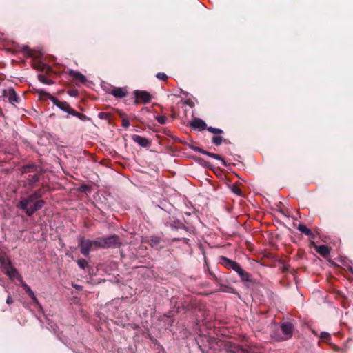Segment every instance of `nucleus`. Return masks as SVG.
I'll return each mask as SVG.
<instances>
[{
	"instance_id": "nucleus-40",
	"label": "nucleus",
	"mask_w": 353,
	"mask_h": 353,
	"mask_svg": "<svg viewBox=\"0 0 353 353\" xmlns=\"http://www.w3.org/2000/svg\"><path fill=\"white\" fill-rule=\"evenodd\" d=\"M177 224H178V225H174V223H171V224H170V226H171V227H172V228H173V227H174V228H185V225H184L183 223H179V222H178V223H177Z\"/></svg>"
},
{
	"instance_id": "nucleus-12",
	"label": "nucleus",
	"mask_w": 353,
	"mask_h": 353,
	"mask_svg": "<svg viewBox=\"0 0 353 353\" xmlns=\"http://www.w3.org/2000/svg\"><path fill=\"white\" fill-rule=\"evenodd\" d=\"M3 272L10 280L17 279L19 282H22V276L12 265L4 270Z\"/></svg>"
},
{
	"instance_id": "nucleus-28",
	"label": "nucleus",
	"mask_w": 353,
	"mask_h": 353,
	"mask_svg": "<svg viewBox=\"0 0 353 353\" xmlns=\"http://www.w3.org/2000/svg\"><path fill=\"white\" fill-rule=\"evenodd\" d=\"M98 117L101 119L108 120L110 123L111 114L110 112H101L98 114Z\"/></svg>"
},
{
	"instance_id": "nucleus-41",
	"label": "nucleus",
	"mask_w": 353,
	"mask_h": 353,
	"mask_svg": "<svg viewBox=\"0 0 353 353\" xmlns=\"http://www.w3.org/2000/svg\"><path fill=\"white\" fill-rule=\"evenodd\" d=\"M30 297L32 299V300L33 303H34L36 305H38V306H39V307L41 306V305H40V303H39V301H38V299L36 297V296H35V294H34V296H30Z\"/></svg>"
},
{
	"instance_id": "nucleus-26",
	"label": "nucleus",
	"mask_w": 353,
	"mask_h": 353,
	"mask_svg": "<svg viewBox=\"0 0 353 353\" xmlns=\"http://www.w3.org/2000/svg\"><path fill=\"white\" fill-rule=\"evenodd\" d=\"M36 171H37V168L34 164H29L23 167V173Z\"/></svg>"
},
{
	"instance_id": "nucleus-31",
	"label": "nucleus",
	"mask_w": 353,
	"mask_h": 353,
	"mask_svg": "<svg viewBox=\"0 0 353 353\" xmlns=\"http://www.w3.org/2000/svg\"><path fill=\"white\" fill-rule=\"evenodd\" d=\"M319 337L323 342H328L331 339L330 334L326 332H321Z\"/></svg>"
},
{
	"instance_id": "nucleus-45",
	"label": "nucleus",
	"mask_w": 353,
	"mask_h": 353,
	"mask_svg": "<svg viewBox=\"0 0 353 353\" xmlns=\"http://www.w3.org/2000/svg\"><path fill=\"white\" fill-rule=\"evenodd\" d=\"M12 303H13V299H12V296L9 295L6 299V303L10 305Z\"/></svg>"
},
{
	"instance_id": "nucleus-10",
	"label": "nucleus",
	"mask_w": 353,
	"mask_h": 353,
	"mask_svg": "<svg viewBox=\"0 0 353 353\" xmlns=\"http://www.w3.org/2000/svg\"><path fill=\"white\" fill-rule=\"evenodd\" d=\"M135 101L134 103L137 104L139 101L143 103H149L152 99V95L147 91L145 90H135L134 91Z\"/></svg>"
},
{
	"instance_id": "nucleus-24",
	"label": "nucleus",
	"mask_w": 353,
	"mask_h": 353,
	"mask_svg": "<svg viewBox=\"0 0 353 353\" xmlns=\"http://www.w3.org/2000/svg\"><path fill=\"white\" fill-rule=\"evenodd\" d=\"M38 79L40 82L44 84L52 85L54 83V81L47 79L46 77L43 74H39Z\"/></svg>"
},
{
	"instance_id": "nucleus-38",
	"label": "nucleus",
	"mask_w": 353,
	"mask_h": 353,
	"mask_svg": "<svg viewBox=\"0 0 353 353\" xmlns=\"http://www.w3.org/2000/svg\"><path fill=\"white\" fill-rule=\"evenodd\" d=\"M68 94L71 97H77L79 94V92L76 89L69 90L68 91Z\"/></svg>"
},
{
	"instance_id": "nucleus-36",
	"label": "nucleus",
	"mask_w": 353,
	"mask_h": 353,
	"mask_svg": "<svg viewBox=\"0 0 353 353\" xmlns=\"http://www.w3.org/2000/svg\"><path fill=\"white\" fill-rule=\"evenodd\" d=\"M190 148L194 150V152H199V153H201V154H205V152L206 150H204L203 149H202L201 148H199L198 146H195V145H192L190 147Z\"/></svg>"
},
{
	"instance_id": "nucleus-47",
	"label": "nucleus",
	"mask_w": 353,
	"mask_h": 353,
	"mask_svg": "<svg viewBox=\"0 0 353 353\" xmlns=\"http://www.w3.org/2000/svg\"><path fill=\"white\" fill-rule=\"evenodd\" d=\"M120 117H123L125 114L120 110H117Z\"/></svg>"
},
{
	"instance_id": "nucleus-44",
	"label": "nucleus",
	"mask_w": 353,
	"mask_h": 353,
	"mask_svg": "<svg viewBox=\"0 0 353 353\" xmlns=\"http://www.w3.org/2000/svg\"><path fill=\"white\" fill-rule=\"evenodd\" d=\"M332 346V348L334 351L336 352H341L342 351V349H341L340 347H339L338 346L334 345V344H330Z\"/></svg>"
},
{
	"instance_id": "nucleus-39",
	"label": "nucleus",
	"mask_w": 353,
	"mask_h": 353,
	"mask_svg": "<svg viewBox=\"0 0 353 353\" xmlns=\"http://www.w3.org/2000/svg\"><path fill=\"white\" fill-rule=\"evenodd\" d=\"M122 126L125 129L130 126V122L128 119L122 118Z\"/></svg>"
},
{
	"instance_id": "nucleus-1",
	"label": "nucleus",
	"mask_w": 353,
	"mask_h": 353,
	"mask_svg": "<svg viewBox=\"0 0 353 353\" xmlns=\"http://www.w3.org/2000/svg\"><path fill=\"white\" fill-rule=\"evenodd\" d=\"M35 92L37 94H39L41 97H47L54 105L60 108L61 110L68 112L70 114H71L72 111L74 110V109L70 107V104L68 102L59 101L56 97L51 95L50 93L46 92L44 90L37 89L35 90Z\"/></svg>"
},
{
	"instance_id": "nucleus-43",
	"label": "nucleus",
	"mask_w": 353,
	"mask_h": 353,
	"mask_svg": "<svg viewBox=\"0 0 353 353\" xmlns=\"http://www.w3.org/2000/svg\"><path fill=\"white\" fill-rule=\"evenodd\" d=\"M220 286H221V290L220 291L221 292H227V290L229 289L230 288L227 285H222L221 283L219 284Z\"/></svg>"
},
{
	"instance_id": "nucleus-32",
	"label": "nucleus",
	"mask_w": 353,
	"mask_h": 353,
	"mask_svg": "<svg viewBox=\"0 0 353 353\" xmlns=\"http://www.w3.org/2000/svg\"><path fill=\"white\" fill-rule=\"evenodd\" d=\"M77 264L79 267L81 269H85V268H88V261L85 259H80L77 260Z\"/></svg>"
},
{
	"instance_id": "nucleus-2",
	"label": "nucleus",
	"mask_w": 353,
	"mask_h": 353,
	"mask_svg": "<svg viewBox=\"0 0 353 353\" xmlns=\"http://www.w3.org/2000/svg\"><path fill=\"white\" fill-rule=\"evenodd\" d=\"M0 99L8 100V101L14 106H16V104L19 103L21 101L20 97L12 87L1 89L0 90Z\"/></svg>"
},
{
	"instance_id": "nucleus-35",
	"label": "nucleus",
	"mask_w": 353,
	"mask_h": 353,
	"mask_svg": "<svg viewBox=\"0 0 353 353\" xmlns=\"http://www.w3.org/2000/svg\"><path fill=\"white\" fill-rule=\"evenodd\" d=\"M157 121L161 125L165 124L167 121V117L165 116H157L156 117Z\"/></svg>"
},
{
	"instance_id": "nucleus-42",
	"label": "nucleus",
	"mask_w": 353,
	"mask_h": 353,
	"mask_svg": "<svg viewBox=\"0 0 353 353\" xmlns=\"http://www.w3.org/2000/svg\"><path fill=\"white\" fill-rule=\"evenodd\" d=\"M210 274L212 276L214 282L216 283L217 284H220V279L216 277V275L212 272H210Z\"/></svg>"
},
{
	"instance_id": "nucleus-19",
	"label": "nucleus",
	"mask_w": 353,
	"mask_h": 353,
	"mask_svg": "<svg viewBox=\"0 0 353 353\" xmlns=\"http://www.w3.org/2000/svg\"><path fill=\"white\" fill-rule=\"evenodd\" d=\"M1 267L4 270L12 265L10 260L6 255H0Z\"/></svg>"
},
{
	"instance_id": "nucleus-13",
	"label": "nucleus",
	"mask_w": 353,
	"mask_h": 353,
	"mask_svg": "<svg viewBox=\"0 0 353 353\" xmlns=\"http://www.w3.org/2000/svg\"><path fill=\"white\" fill-rule=\"evenodd\" d=\"M311 244L313 245L316 252L323 257L326 258L329 256L330 248L327 245H316L314 242H312Z\"/></svg>"
},
{
	"instance_id": "nucleus-7",
	"label": "nucleus",
	"mask_w": 353,
	"mask_h": 353,
	"mask_svg": "<svg viewBox=\"0 0 353 353\" xmlns=\"http://www.w3.org/2000/svg\"><path fill=\"white\" fill-rule=\"evenodd\" d=\"M102 240L103 249L110 248H118L121 244L120 242L119 237L116 234H113L106 237H102Z\"/></svg>"
},
{
	"instance_id": "nucleus-49",
	"label": "nucleus",
	"mask_w": 353,
	"mask_h": 353,
	"mask_svg": "<svg viewBox=\"0 0 353 353\" xmlns=\"http://www.w3.org/2000/svg\"><path fill=\"white\" fill-rule=\"evenodd\" d=\"M285 269L286 271H288V268L286 266H285Z\"/></svg>"
},
{
	"instance_id": "nucleus-5",
	"label": "nucleus",
	"mask_w": 353,
	"mask_h": 353,
	"mask_svg": "<svg viewBox=\"0 0 353 353\" xmlns=\"http://www.w3.org/2000/svg\"><path fill=\"white\" fill-rule=\"evenodd\" d=\"M78 244L81 248V253L88 256L90 254L93 246L92 240L85 239L84 236H80L78 239Z\"/></svg>"
},
{
	"instance_id": "nucleus-30",
	"label": "nucleus",
	"mask_w": 353,
	"mask_h": 353,
	"mask_svg": "<svg viewBox=\"0 0 353 353\" xmlns=\"http://www.w3.org/2000/svg\"><path fill=\"white\" fill-rule=\"evenodd\" d=\"M93 246L96 248H103L102 237L92 240Z\"/></svg>"
},
{
	"instance_id": "nucleus-16",
	"label": "nucleus",
	"mask_w": 353,
	"mask_h": 353,
	"mask_svg": "<svg viewBox=\"0 0 353 353\" xmlns=\"http://www.w3.org/2000/svg\"><path fill=\"white\" fill-rule=\"evenodd\" d=\"M110 93L117 98H123L128 95V91L124 88H114Z\"/></svg>"
},
{
	"instance_id": "nucleus-3",
	"label": "nucleus",
	"mask_w": 353,
	"mask_h": 353,
	"mask_svg": "<svg viewBox=\"0 0 353 353\" xmlns=\"http://www.w3.org/2000/svg\"><path fill=\"white\" fill-rule=\"evenodd\" d=\"M294 325L290 322H284L281 325V331L283 336L275 334L274 336L277 341H283L290 339L292 336Z\"/></svg>"
},
{
	"instance_id": "nucleus-4",
	"label": "nucleus",
	"mask_w": 353,
	"mask_h": 353,
	"mask_svg": "<svg viewBox=\"0 0 353 353\" xmlns=\"http://www.w3.org/2000/svg\"><path fill=\"white\" fill-rule=\"evenodd\" d=\"M190 125L199 130H203L206 129L208 132L215 134H221L223 133V131L221 129L213 127H207L205 121L199 118L193 119L190 123Z\"/></svg>"
},
{
	"instance_id": "nucleus-17",
	"label": "nucleus",
	"mask_w": 353,
	"mask_h": 353,
	"mask_svg": "<svg viewBox=\"0 0 353 353\" xmlns=\"http://www.w3.org/2000/svg\"><path fill=\"white\" fill-rule=\"evenodd\" d=\"M239 276L241 277V281H249L251 282V275L245 271L241 266L239 267V269H238V271H236Z\"/></svg>"
},
{
	"instance_id": "nucleus-18",
	"label": "nucleus",
	"mask_w": 353,
	"mask_h": 353,
	"mask_svg": "<svg viewBox=\"0 0 353 353\" xmlns=\"http://www.w3.org/2000/svg\"><path fill=\"white\" fill-rule=\"evenodd\" d=\"M212 142L216 146H219L221 145L223 142L228 143H230L228 140L223 139L220 134H215L212 138Z\"/></svg>"
},
{
	"instance_id": "nucleus-29",
	"label": "nucleus",
	"mask_w": 353,
	"mask_h": 353,
	"mask_svg": "<svg viewBox=\"0 0 353 353\" xmlns=\"http://www.w3.org/2000/svg\"><path fill=\"white\" fill-rule=\"evenodd\" d=\"M71 115L75 116L77 118H79L80 120L83 121H87V120L89 119V118L85 114H83L82 113L78 112L75 110H74L72 111Z\"/></svg>"
},
{
	"instance_id": "nucleus-9",
	"label": "nucleus",
	"mask_w": 353,
	"mask_h": 353,
	"mask_svg": "<svg viewBox=\"0 0 353 353\" xmlns=\"http://www.w3.org/2000/svg\"><path fill=\"white\" fill-rule=\"evenodd\" d=\"M45 204V201L43 200H37L30 203L29 205H26V208H21L23 210L26 211V213L28 216H32L35 212L41 209Z\"/></svg>"
},
{
	"instance_id": "nucleus-15",
	"label": "nucleus",
	"mask_w": 353,
	"mask_h": 353,
	"mask_svg": "<svg viewBox=\"0 0 353 353\" xmlns=\"http://www.w3.org/2000/svg\"><path fill=\"white\" fill-rule=\"evenodd\" d=\"M68 74L74 80H77V81H79L80 83H85L87 81L86 77L79 72L70 70Z\"/></svg>"
},
{
	"instance_id": "nucleus-6",
	"label": "nucleus",
	"mask_w": 353,
	"mask_h": 353,
	"mask_svg": "<svg viewBox=\"0 0 353 353\" xmlns=\"http://www.w3.org/2000/svg\"><path fill=\"white\" fill-rule=\"evenodd\" d=\"M174 309L176 313L192 310L191 299L188 296H183L181 300L175 302Z\"/></svg>"
},
{
	"instance_id": "nucleus-14",
	"label": "nucleus",
	"mask_w": 353,
	"mask_h": 353,
	"mask_svg": "<svg viewBox=\"0 0 353 353\" xmlns=\"http://www.w3.org/2000/svg\"><path fill=\"white\" fill-rule=\"evenodd\" d=\"M132 139L142 147L147 148L150 146V141L148 139L141 136L134 134L132 136Z\"/></svg>"
},
{
	"instance_id": "nucleus-25",
	"label": "nucleus",
	"mask_w": 353,
	"mask_h": 353,
	"mask_svg": "<svg viewBox=\"0 0 353 353\" xmlns=\"http://www.w3.org/2000/svg\"><path fill=\"white\" fill-rule=\"evenodd\" d=\"M205 155L209 156L218 160H221L223 165L226 166V162L219 154L206 151Z\"/></svg>"
},
{
	"instance_id": "nucleus-46",
	"label": "nucleus",
	"mask_w": 353,
	"mask_h": 353,
	"mask_svg": "<svg viewBox=\"0 0 353 353\" xmlns=\"http://www.w3.org/2000/svg\"><path fill=\"white\" fill-rule=\"evenodd\" d=\"M170 111H171V117L172 118H176V112H175L173 107L171 108Z\"/></svg>"
},
{
	"instance_id": "nucleus-20",
	"label": "nucleus",
	"mask_w": 353,
	"mask_h": 353,
	"mask_svg": "<svg viewBox=\"0 0 353 353\" xmlns=\"http://www.w3.org/2000/svg\"><path fill=\"white\" fill-rule=\"evenodd\" d=\"M28 184L30 187H34V184L39 181V175L38 174H34L33 175H29L27 178Z\"/></svg>"
},
{
	"instance_id": "nucleus-22",
	"label": "nucleus",
	"mask_w": 353,
	"mask_h": 353,
	"mask_svg": "<svg viewBox=\"0 0 353 353\" xmlns=\"http://www.w3.org/2000/svg\"><path fill=\"white\" fill-rule=\"evenodd\" d=\"M21 51L25 54V56H26L28 57H35L34 51L33 50L30 49L27 46H23L21 47Z\"/></svg>"
},
{
	"instance_id": "nucleus-34",
	"label": "nucleus",
	"mask_w": 353,
	"mask_h": 353,
	"mask_svg": "<svg viewBox=\"0 0 353 353\" xmlns=\"http://www.w3.org/2000/svg\"><path fill=\"white\" fill-rule=\"evenodd\" d=\"M156 77L158 79L163 81H166L168 79V75L166 74H165L164 72H158L156 74Z\"/></svg>"
},
{
	"instance_id": "nucleus-33",
	"label": "nucleus",
	"mask_w": 353,
	"mask_h": 353,
	"mask_svg": "<svg viewBox=\"0 0 353 353\" xmlns=\"http://www.w3.org/2000/svg\"><path fill=\"white\" fill-rule=\"evenodd\" d=\"M231 190H232V192L233 193L236 194L238 196H241L242 195L241 190L240 189V188L237 185L233 184L231 186Z\"/></svg>"
},
{
	"instance_id": "nucleus-27",
	"label": "nucleus",
	"mask_w": 353,
	"mask_h": 353,
	"mask_svg": "<svg viewBox=\"0 0 353 353\" xmlns=\"http://www.w3.org/2000/svg\"><path fill=\"white\" fill-rule=\"evenodd\" d=\"M21 287L23 288V290L26 292V293L28 294L29 296H34V292L32 290V289L23 281L20 282Z\"/></svg>"
},
{
	"instance_id": "nucleus-11",
	"label": "nucleus",
	"mask_w": 353,
	"mask_h": 353,
	"mask_svg": "<svg viewBox=\"0 0 353 353\" xmlns=\"http://www.w3.org/2000/svg\"><path fill=\"white\" fill-rule=\"evenodd\" d=\"M219 263L227 269H231L235 272L238 271V269H239L241 266L237 262L223 256H219Z\"/></svg>"
},
{
	"instance_id": "nucleus-21",
	"label": "nucleus",
	"mask_w": 353,
	"mask_h": 353,
	"mask_svg": "<svg viewBox=\"0 0 353 353\" xmlns=\"http://www.w3.org/2000/svg\"><path fill=\"white\" fill-rule=\"evenodd\" d=\"M297 229L302 233L305 234V235L312 236V238H314V234L312 232L311 230L309 229L305 225L299 224L297 227Z\"/></svg>"
},
{
	"instance_id": "nucleus-23",
	"label": "nucleus",
	"mask_w": 353,
	"mask_h": 353,
	"mask_svg": "<svg viewBox=\"0 0 353 353\" xmlns=\"http://www.w3.org/2000/svg\"><path fill=\"white\" fill-rule=\"evenodd\" d=\"M161 242L160 237L158 236H151L148 241V243L152 248H157Z\"/></svg>"
},
{
	"instance_id": "nucleus-48",
	"label": "nucleus",
	"mask_w": 353,
	"mask_h": 353,
	"mask_svg": "<svg viewBox=\"0 0 353 353\" xmlns=\"http://www.w3.org/2000/svg\"><path fill=\"white\" fill-rule=\"evenodd\" d=\"M172 311H170V312L168 313V314H166L165 316H166L167 317H171V316H172Z\"/></svg>"
},
{
	"instance_id": "nucleus-8",
	"label": "nucleus",
	"mask_w": 353,
	"mask_h": 353,
	"mask_svg": "<svg viewBox=\"0 0 353 353\" xmlns=\"http://www.w3.org/2000/svg\"><path fill=\"white\" fill-rule=\"evenodd\" d=\"M41 197V190H36L34 193L29 195L25 199H22L20 201V203L18 205L20 208H26V205H29L30 203H33L34 201H36L37 200H39V199Z\"/></svg>"
},
{
	"instance_id": "nucleus-37",
	"label": "nucleus",
	"mask_w": 353,
	"mask_h": 353,
	"mask_svg": "<svg viewBox=\"0 0 353 353\" xmlns=\"http://www.w3.org/2000/svg\"><path fill=\"white\" fill-rule=\"evenodd\" d=\"M41 70H45V72L47 74H49L50 73L53 72L52 69L50 66L44 65V64L42 65Z\"/></svg>"
}]
</instances>
